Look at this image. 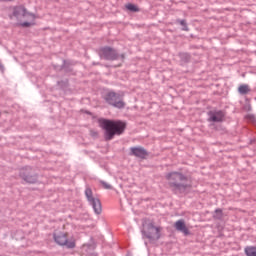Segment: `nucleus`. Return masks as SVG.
Masks as SVG:
<instances>
[{
	"instance_id": "4",
	"label": "nucleus",
	"mask_w": 256,
	"mask_h": 256,
	"mask_svg": "<svg viewBox=\"0 0 256 256\" xmlns=\"http://www.w3.org/2000/svg\"><path fill=\"white\" fill-rule=\"evenodd\" d=\"M161 231H163V227L153 221H146L143 224L142 233L147 239H150V241H158V239H161Z\"/></svg>"
},
{
	"instance_id": "13",
	"label": "nucleus",
	"mask_w": 256,
	"mask_h": 256,
	"mask_svg": "<svg viewBox=\"0 0 256 256\" xmlns=\"http://www.w3.org/2000/svg\"><path fill=\"white\" fill-rule=\"evenodd\" d=\"M238 92L240 95H247V93L251 92V88H249V85L247 84H242L238 87Z\"/></svg>"
},
{
	"instance_id": "17",
	"label": "nucleus",
	"mask_w": 256,
	"mask_h": 256,
	"mask_svg": "<svg viewBox=\"0 0 256 256\" xmlns=\"http://www.w3.org/2000/svg\"><path fill=\"white\" fill-rule=\"evenodd\" d=\"M180 25L184 27V31H187V24L185 23V20H181Z\"/></svg>"
},
{
	"instance_id": "18",
	"label": "nucleus",
	"mask_w": 256,
	"mask_h": 256,
	"mask_svg": "<svg viewBox=\"0 0 256 256\" xmlns=\"http://www.w3.org/2000/svg\"><path fill=\"white\" fill-rule=\"evenodd\" d=\"M216 213H219L220 215H222L223 211H221V209H217Z\"/></svg>"
},
{
	"instance_id": "3",
	"label": "nucleus",
	"mask_w": 256,
	"mask_h": 256,
	"mask_svg": "<svg viewBox=\"0 0 256 256\" xmlns=\"http://www.w3.org/2000/svg\"><path fill=\"white\" fill-rule=\"evenodd\" d=\"M13 17L18 21L21 27H31L35 25V14L27 11V8L24 6L15 7Z\"/></svg>"
},
{
	"instance_id": "8",
	"label": "nucleus",
	"mask_w": 256,
	"mask_h": 256,
	"mask_svg": "<svg viewBox=\"0 0 256 256\" xmlns=\"http://www.w3.org/2000/svg\"><path fill=\"white\" fill-rule=\"evenodd\" d=\"M20 177L26 181V183H37V176L33 169L24 168L20 171Z\"/></svg>"
},
{
	"instance_id": "19",
	"label": "nucleus",
	"mask_w": 256,
	"mask_h": 256,
	"mask_svg": "<svg viewBox=\"0 0 256 256\" xmlns=\"http://www.w3.org/2000/svg\"><path fill=\"white\" fill-rule=\"evenodd\" d=\"M122 59H125V56H124V55H122Z\"/></svg>"
},
{
	"instance_id": "1",
	"label": "nucleus",
	"mask_w": 256,
	"mask_h": 256,
	"mask_svg": "<svg viewBox=\"0 0 256 256\" xmlns=\"http://www.w3.org/2000/svg\"><path fill=\"white\" fill-rule=\"evenodd\" d=\"M98 123L102 129L105 131L106 141H111L115 135H123L127 124L121 120H107L99 119Z\"/></svg>"
},
{
	"instance_id": "16",
	"label": "nucleus",
	"mask_w": 256,
	"mask_h": 256,
	"mask_svg": "<svg viewBox=\"0 0 256 256\" xmlns=\"http://www.w3.org/2000/svg\"><path fill=\"white\" fill-rule=\"evenodd\" d=\"M101 185L104 187V189H113V187L111 186V184L107 183V182H101Z\"/></svg>"
},
{
	"instance_id": "14",
	"label": "nucleus",
	"mask_w": 256,
	"mask_h": 256,
	"mask_svg": "<svg viewBox=\"0 0 256 256\" xmlns=\"http://www.w3.org/2000/svg\"><path fill=\"white\" fill-rule=\"evenodd\" d=\"M245 255L247 256H256V247L255 246H247L244 249Z\"/></svg>"
},
{
	"instance_id": "2",
	"label": "nucleus",
	"mask_w": 256,
	"mask_h": 256,
	"mask_svg": "<svg viewBox=\"0 0 256 256\" xmlns=\"http://www.w3.org/2000/svg\"><path fill=\"white\" fill-rule=\"evenodd\" d=\"M165 178L173 191L185 193L186 189L191 188V180L181 172H169L166 174Z\"/></svg>"
},
{
	"instance_id": "10",
	"label": "nucleus",
	"mask_w": 256,
	"mask_h": 256,
	"mask_svg": "<svg viewBox=\"0 0 256 256\" xmlns=\"http://www.w3.org/2000/svg\"><path fill=\"white\" fill-rule=\"evenodd\" d=\"M130 155H134V157H139L140 159H145L148 153L143 147H132L130 148Z\"/></svg>"
},
{
	"instance_id": "15",
	"label": "nucleus",
	"mask_w": 256,
	"mask_h": 256,
	"mask_svg": "<svg viewBox=\"0 0 256 256\" xmlns=\"http://www.w3.org/2000/svg\"><path fill=\"white\" fill-rule=\"evenodd\" d=\"M126 9H128V11H132L133 13H137L139 12V7H137V5L135 4H126Z\"/></svg>"
},
{
	"instance_id": "7",
	"label": "nucleus",
	"mask_w": 256,
	"mask_h": 256,
	"mask_svg": "<svg viewBox=\"0 0 256 256\" xmlns=\"http://www.w3.org/2000/svg\"><path fill=\"white\" fill-rule=\"evenodd\" d=\"M85 195L88 201L91 203L96 215H101V201L93 197V191L91 190V188H87L85 190Z\"/></svg>"
},
{
	"instance_id": "12",
	"label": "nucleus",
	"mask_w": 256,
	"mask_h": 256,
	"mask_svg": "<svg viewBox=\"0 0 256 256\" xmlns=\"http://www.w3.org/2000/svg\"><path fill=\"white\" fill-rule=\"evenodd\" d=\"M224 117L225 114H223V111L210 112V121H214V123L223 121Z\"/></svg>"
},
{
	"instance_id": "11",
	"label": "nucleus",
	"mask_w": 256,
	"mask_h": 256,
	"mask_svg": "<svg viewBox=\"0 0 256 256\" xmlns=\"http://www.w3.org/2000/svg\"><path fill=\"white\" fill-rule=\"evenodd\" d=\"M174 227L176 231H180L184 235H190L189 228L185 224V220H178L175 222Z\"/></svg>"
},
{
	"instance_id": "5",
	"label": "nucleus",
	"mask_w": 256,
	"mask_h": 256,
	"mask_svg": "<svg viewBox=\"0 0 256 256\" xmlns=\"http://www.w3.org/2000/svg\"><path fill=\"white\" fill-rule=\"evenodd\" d=\"M54 241L57 245L65 246L68 249H75V239L69 238L67 232L56 231L54 233Z\"/></svg>"
},
{
	"instance_id": "9",
	"label": "nucleus",
	"mask_w": 256,
	"mask_h": 256,
	"mask_svg": "<svg viewBox=\"0 0 256 256\" xmlns=\"http://www.w3.org/2000/svg\"><path fill=\"white\" fill-rule=\"evenodd\" d=\"M100 57H102L103 59H108L110 61H115V59H118L119 55H117V52L112 48L106 47L100 50Z\"/></svg>"
},
{
	"instance_id": "6",
	"label": "nucleus",
	"mask_w": 256,
	"mask_h": 256,
	"mask_svg": "<svg viewBox=\"0 0 256 256\" xmlns=\"http://www.w3.org/2000/svg\"><path fill=\"white\" fill-rule=\"evenodd\" d=\"M104 99L109 105L117 107L118 109H123L125 107V102H123V94H117L115 92H107Z\"/></svg>"
}]
</instances>
